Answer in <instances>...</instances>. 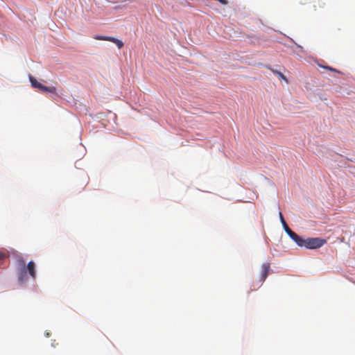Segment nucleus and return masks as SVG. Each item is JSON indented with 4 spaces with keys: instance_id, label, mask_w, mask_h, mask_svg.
I'll list each match as a JSON object with an SVG mask.
<instances>
[{
    "instance_id": "obj_1",
    "label": "nucleus",
    "mask_w": 355,
    "mask_h": 355,
    "mask_svg": "<svg viewBox=\"0 0 355 355\" xmlns=\"http://www.w3.org/2000/svg\"><path fill=\"white\" fill-rule=\"evenodd\" d=\"M300 247H305L307 249H318L326 243V240L321 238H303L297 235L293 240Z\"/></svg>"
},
{
    "instance_id": "obj_2",
    "label": "nucleus",
    "mask_w": 355,
    "mask_h": 355,
    "mask_svg": "<svg viewBox=\"0 0 355 355\" xmlns=\"http://www.w3.org/2000/svg\"><path fill=\"white\" fill-rule=\"evenodd\" d=\"M279 218H280L281 222L283 225L285 232L290 236V238L293 241L295 239V238H297V234L295 232H294L293 231H292L291 230V228L288 226L287 223H286V221L283 217L282 212H279Z\"/></svg>"
},
{
    "instance_id": "obj_3",
    "label": "nucleus",
    "mask_w": 355,
    "mask_h": 355,
    "mask_svg": "<svg viewBox=\"0 0 355 355\" xmlns=\"http://www.w3.org/2000/svg\"><path fill=\"white\" fill-rule=\"evenodd\" d=\"M26 270L28 271L29 275L31 276V277L35 279L36 277V272H35V264L33 261H31L28 263V265L26 268Z\"/></svg>"
},
{
    "instance_id": "obj_4",
    "label": "nucleus",
    "mask_w": 355,
    "mask_h": 355,
    "mask_svg": "<svg viewBox=\"0 0 355 355\" xmlns=\"http://www.w3.org/2000/svg\"><path fill=\"white\" fill-rule=\"evenodd\" d=\"M270 264L268 263H263L261 267V280L263 282L266 279L269 270H270Z\"/></svg>"
},
{
    "instance_id": "obj_5",
    "label": "nucleus",
    "mask_w": 355,
    "mask_h": 355,
    "mask_svg": "<svg viewBox=\"0 0 355 355\" xmlns=\"http://www.w3.org/2000/svg\"><path fill=\"white\" fill-rule=\"evenodd\" d=\"M26 279H27L26 269V267L24 266L23 268H21L20 269V270L19 272L18 279L20 282H24V281L26 280Z\"/></svg>"
},
{
    "instance_id": "obj_6",
    "label": "nucleus",
    "mask_w": 355,
    "mask_h": 355,
    "mask_svg": "<svg viewBox=\"0 0 355 355\" xmlns=\"http://www.w3.org/2000/svg\"><path fill=\"white\" fill-rule=\"evenodd\" d=\"M30 82L33 87L37 88L40 90L43 85L39 83L35 78L30 76Z\"/></svg>"
},
{
    "instance_id": "obj_7",
    "label": "nucleus",
    "mask_w": 355,
    "mask_h": 355,
    "mask_svg": "<svg viewBox=\"0 0 355 355\" xmlns=\"http://www.w3.org/2000/svg\"><path fill=\"white\" fill-rule=\"evenodd\" d=\"M40 90L43 92L56 93V88L55 87H46L42 85Z\"/></svg>"
},
{
    "instance_id": "obj_8",
    "label": "nucleus",
    "mask_w": 355,
    "mask_h": 355,
    "mask_svg": "<svg viewBox=\"0 0 355 355\" xmlns=\"http://www.w3.org/2000/svg\"><path fill=\"white\" fill-rule=\"evenodd\" d=\"M94 38L95 40H105V41L111 42V36H103V35H96L94 36Z\"/></svg>"
},
{
    "instance_id": "obj_9",
    "label": "nucleus",
    "mask_w": 355,
    "mask_h": 355,
    "mask_svg": "<svg viewBox=\"0 0 355 355\" xmlns=\"http://www.w3.org/2000/svg\"><path fill=\"white\" fill-rule=\"evenodd\" d=\"M112 43L116 44L119 49H121L123 46V42L118 39L112 37Z\"/></svg>"
},
{
    "instance_id": "obj_10",
    "label": "nucleus",
    "mask_w": 355,
    "mask_h": 355,
    "mask_svg": "<svg viewBox=\"0 0 355 355\" xmlns=\"http://www.w3.org/2000/svg\"><path fill=\"white\" fill-rule=\"evenodd\" d=\"M272 72L275 74L277 75L280 79L284 80L286 83H288L287 78L282 73L277 71H274V70H272Z\"/></svg>"
},
{
    "instance_id": "obj_11",
    "label": "nucleus",
    "mask_w": 355,
    "mask_h": 355,
    "mask_svg": "<svg viewBox=\"0 0 355 355\" xmlns=\"http://www.w3.org/2000/svg\"><path fill=\"white\" fill-rule=\"evenodd\" d=\"M8 257V255L5 252H0V265L3 264L4 260Z\"/></svg>"
},
{
    "instance_id": "obj_12",
    "label": "nucleus",
    "mask_w": 355,
    "mask_h": 355,
    "mask_svg": "<svg viewBox=\"0 0 355 355\" xmlns=\"http://www.w3.org/2000/svg\"><path fill=\"white\" fill-rule=\"evenodd\" d=\"M320 67L325 69H327L329 71H334V72H336V73H340V71H338L337 69L331 67H329V66H323V65H320Z\"/></svg>"
},
{
    "instance_id": "obj_13",
    "label": "nucleus",
    "mask_w": 355,
    "mask_h": 355,
    "mask_svg": "<svg viewBox=\"0 0 355 355\" xmlns=\"http://www.w3.org/2000/svg\"><path fill=\"white\" fill-rule=\"evenodd\" d=\"M318 6H319L320 8L323 7V6L324 5V3L320 2V1H318Z\"/></svg>"
},
{
    "instance_id": "obj_14",
    "label": "nucleus",
    "mask_w": 355,
    "mask_h": 355,
    "mask_svg": "<svg viewBox=\"0 0 355 355\" xmlns=\"http://www.w3.org/2000/svg\"><path fill=\"white\" fill-rule=\"evenodd\" d=\"M315 9H316L317 6L315 4L314 6Z\"/></svg>"
}]
</instances>
